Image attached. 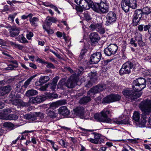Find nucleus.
<instances>
[{"mask_svg": "<svg viewBox=\"0 0 151 151\" xmlns=\"http://www.w3.org/2000/svg\"><path fill=\"white\" fill-rule=\"evenodd\" d=\"M146 81L143 78H139L134 80L132 83V87L135 92L131 90H126L123 92L124 96L127 98L133 100L140 97L142 93L141 91L146 87Z\"/></svg>", "mask_w": 151, "mask_h": 151, "instance_id": "nucleus-1", "label": "nucleus"}, {"mask_svg": "<svg viewBox=\"0 0 151 151\" xmlns=\"http://www.w3.org/2000/svg\"><path fill=\"white\" fill-rule=\"evenodd\" d=\"M139 108L144 115H148L151 113V100L146 99L142 101Z\"/></svg>", "mask_w": 151, "mask_h": 151, "instance_id": "nucleus-2", "label": "nucleus"}, {"mask_svg": "<svg viewBox=\"0 0 151 151\" xmlns=\"http://www.w3.org/2000/svg\"><path fill=\"white\" fill-rule=\"evenodd\" d=\"M109 113V111L104 109L101 112V114H95L94 115V117L98 121L109 122L111 119L107 116V114Z\"/></svg>", "mask_w": 151, "mask_h": 151, "instance_id": "nucleus-3", "label": "nucleus"}, {"mask_svg": "<svg viewBox=\"0 0 151 151\" xmlns=\"http://www.w3.org/2000/svg\"><path fill=\"white\" fill-rule=\"evenodd\" d=\"M118 50V46L115 44H111L104 49V52L106 55L110 56L115 54Z\"/></svg>", "mask_w": 151, "mask_h": 151, "instance_id": "nucleus-4", "label": "nucleus"}, {"mask_svg": "<svg viewBox=\"0 0 151 151\" xmlns=\"http://www.w3.org/2000/svg\"><path fill=\"white\" fill-rule=\"evenodd\" d=\"M116 16L115 13L113 12L110 11L106 16V21L105 25L109 26L112 25L116 22Z\"/></svg>", "mask_w": 151, "mask_h": 151, "instance_id": "nucleus-5", "label": "nucleus"}, {"mask_svg": "<svg viewBox=\"0 0 151 151\" xmlns=\"http://www.w3.org/2000/svg\"><path fill=\"white\" fill-rule=\"evenodd\" d=\"M133 64L131 62H127L122 65V68L119 70V73L121 75L129 74L131 72V70L132 69Z\"/></svg>", "mask_w": 151, "mask_h": 151, "instance_id": "nucleus-6", "label": "nucleus"}, {"mask_svg": "<svg viewBox=\"0 0 151 151\" xmlns=\"http://www.w3.org/2000/svg\"><path fill=\"white\" fill-rule=\"evenodd\" d=\"M105 84L99 85L91 88L87 93V95L92 96L93 95L102 91L106 89Z\"/></svg>", "mask_w": 151, "mask_h": 151, "instance_id": "nucleus-7", "label": "nucleus"}, {"mask_svg": "<svg viewBox=\"0 0 151 151\" xmlns=\"http://www.w3.org/2000/svg\"><path fill=\"white\" fill-rule=\"evenodd\" d=\"M142 16V10L138 9L136 10L133 16V24L134 26H136L138 24Z\"/></svg>", "mask_w": 151, "mask_h": 151, "instance_id": "nucleus-8", "label": "nucleus"}, {"mask_svg": "<svg viewBox=\"0 0 151 151\" xmlns=\"http://www.w3.org/2000/svg\"><path fill=\"white\" fill-rule=\"evenodd\" d=\"M75 1L77 4L85 9H89V6L92 3L91 0H75Z\"/></svg>", "mask_w": 151, "mask_h": 151, "instance_id": "nucleus-9", "label": "nucleus"}, {"mask_svg": "<svg viewBox=\"0 0 151 151\" xmlns=\"http://www.w3.org/2000/svg\"><path fill=\"white\" fill-rule=\"evenodd\" d=\"M101 54L100 52H96L92 54L90 57V61L91 64L98 63L100 60Z\"/></svg>", "mask_w": 151, "mask_h": 151, "instance_id": "nucleus-10", "label": "nucleus"}, {"mask_svg": "<svg viewBox=\"0 0 151 151\" xmlns=\"http://www.w3.org/2000/svg\"><path fill=\"white\" fill-rule=\"evenodd\" d=\"M94 139L90 138L87 139L88 140L92 143L95 144H100L104 142V140L101 138L99 134H96L94 135Z\"/></svg>", "mask_w": 151, "mask_h": 151, "instance_id": "nucleus-11", "label": "nucleus"}, {"mask_svg": "<svg viewBox=\"0 0 151 151\" xmlns=\"http://www.w3.org/2000/svg\"><path fill=\"white\" fill-rule=\"evenodd\" d=\"M90 80L89 81L85 86L87 87L91 86L96 81L97 76L96 73H91L89 74Z\"/></svg>", "mask_w": 151, "mask_h": 151, "instance_id": "nucleus-12", "label": "nucleus"}, {"mask_svg": "<svg viewBox=\"0 0 151 151\" xmlns=\"http://www.w3.org/2000/svg\"><path fill=\"white\" fill-rule=\"evenodd\" d=\"M45 100V98L41 96H37L32 99H30L28 103H29L30 105V104L40 103Z\"/></svg>", "mask_w": 151, "mask_h": 151, "instance_id": "nucleus-13", "label": "nucleus"}, {"mask_svg": "<svg viewBox=\"0 0 151 151\" xmlns=\"http://www.w3.org/2000/svg\"><path fill=\"white\" fill-rule=\"evenodd\" d=\"M66 83V86L68 88H73L76 84H77L75 78L72 76H71L68 79Z\"/></svg>", "mask_w": 151, "mask_h": 151, "instance_id": "nucleus-14", "label": "nucleus"}, {"mask_svg": "<svg viewBox=\"0 0 151 151\" xmlns=\"http://www.w3.org/2000/svg\"><path fill=\"white\" fill-rule=\"evenodd\" d=\"M109 11V6L106 3L101 2L99 3V12L104 14L107 13Z\"/></svg>", "mask_w": 151, "mask_h": 151, "instance_id": "nucleus-15", "label": "nucleus"}, {"mask_svg": "<svg viewBox=\"0 0 151 151\" xmlns=\"http://www.w3.org/2000/svg\"><path fill=\"white\" fill-rule=\"evenodd\" d=\"M121 3L130 5L133 9H135L137 7L136 0H122Z\"/></svg>", "mask_w": 151, "mask_h": 151, "instance_id": "nucleus-16", "label": "nucleus"}, {"mask_svg": "<svg viewBox=\"0 0 151 151\" xmlns=\"http://www.w3.org/2000/svg\"><path fill=\"white\" fill-rule=\"evenodd\" d=\"M13 104L18 106H30L29 103L23 102L20 99H16L14 100L12 102Z\"/></svg>", "mask_w": 151, "mask_h": 151, "instance_id": "nucleus-17", "label": "nucleus"}, {"mask_svg": "<svg viewBox=\"0 0 151 151\" xmlns=\"http://www.w3.org/2000/svg\"><path fill=\"white\" fill-rule=\"evenodd\" d=\"M20 32V29L16 27H13L9 29L10 36L14 37L18 35Z\"/></svg>", "mask_w": 151, "mask_h": 151, "instance_id": "nucleus-18", "label": "nucleus"}, {"mask_svg": "<svg viewBox=\"0 0 151 151\" xmlns=\"http://www.w3.org/2000/svg\"><path fill=\"white\" fill-rule=\"evenodd\" d=\"M89 37L91 41L93 43L97 42L100 39L98 34L95 32L91 33Z\"/></svg>", "mask_w": 151, "mask_h": 151, "instance_id": "nucleus-19", "label": "nucleus"}, {"mask_svg": "<svg viewBox=\"0 0 151 151\" xmlns=\"http://www.w3.org/2000/svg\"><path fill=\"white\" fill-rule=\"evenodd\" d=\"M139 30L140 31H143V30L145 31H148V33L151 30V24L144 25H139L138 28Z\"/></svg>", "mask_w": 151, "mask_h": 151, "instance_id": "nucleus-20", "label": "nucleus"}, {"mask_svg": "<svg viewBox=\"0 0 151 151\" xmlns=\"http://www.w3.org/2000/svg\"><path fill=\"white\" fill-rule=\"evenodd\" d=\"M113 122L116 124H126L129 123V120L128 118H126L123 120H120L119 118H116L114 119Z\"/></svg>", "mask_w": 151, "mask_h": 151, "instance_id": "nucleus-21", "label": "nucleus"}, {"mask_svg": "<svg viewBox=\"0 0 151 151\" xmlns=\"http://www.w3.org/2000/svg\"><path fill=\"white\" fill-rule=\"evenodd\" d=\"M58 112L60 114L65 116L68 115L70 113V111L65 106H62L58 109Z\"/></svg>", "mask_w": 151, "mask_h": 151, "instance_id": "nucleus-22", "label": "nucleus"}, {"mask_svg": "<svg viewBox=\"0 0 151 151\" xmlns=\"http://www.w3.org/2000/svg\"><path fill=\"white\" fill-rule=\"evenodd\" d=\"M84 109L82 107H78L73 110L76 115L83 116L84 114Z\"/></svg>", "mask_w": 151, "mask_h": 151, "instance_id": "nucleus-23", "label": "nucleus"}, {"mask_svg": "<svg viewBox=\"0 0 151 151\" xmlns=\"http://www.w3.org/2000/svg\"><path fill=\"white\" fill-rule=\"evenodd\" d=\"M12 90V87L9 85H7L2 87L1 88V95L3 96L8 93Z\"/></svg>", "mask_w": 151, "mask_h": 151, "instance_id": "nucleus-24", "label": "nucleus"}, {"mask_svg": "<svg viewBox=\"0 0 151 151\" xmlns=\"http://www.w3.org/2000/svg\"><path fill=\"white\" fill-rule=\"evenodd\" d=\"M91 96H88L87 95V96L83 97L80 99L79 101V103L81 104H84L88 103L91 100Z\"/></svg>", "mask_w": 151, "mask_h": 151, "instance_id": "nucleus-25", "label": "nucleus"}, {"mask_svg": "<svg viewBox=\"0 0 151 151\" xmlns=\"http://www.w3.org/2000/svg\"><path fill=\"white\" fill-rule=\"evenodd\" d=\"M38 93V92L36 90L33 89H31L27 91L25 95L27 96L30 97L36 95Z\"/></svg>", "mask_w": 151, "mask_h": 151, "instance_id": "nucleus-26", "label": "nucleus"}, {"mask_svg": "<svg viewBox=\"0 0 151 151\" xmlns=\"http://www.w3.org/2000/svg\"><path fill=\"white\" fill-rule=\"evenodd\" d=\"M147 119V117L146 116L143 115L140 121L138 122V125L139 127H145V124L146 122V119Z\"/></svg>", "mask_w": 151, "mask_h": 151, "instance_id": "nucleus-27", "label": "nucleus"}, {"mask_svg": "<svg viewBox=\"0 0 151 151\" xmlns=\"http://www.w3.org/2000/svg\"><path fill=\"white\" fill-rule=\"evenodd\" d=\"M135 40L137 42L139 45L140 47H143L145 45V43L143 42L142 35L139 34L135 38Z\"/></svg>", "mask_w": 151, "mask_h": 151, "instance_id": "nucleus-28", "label": "nucleus"}, {"mask_svg": "<svg viewBox=\"0 0 151 151\" xmlns=\"http://www.w3.org/2000/svg\"><path fill=\"white\" fill-rule=\"evenodd\" d=\"M66 86V83L64 79H62L60 80L58 83L57 86V88L61 89H63Z\"/></svg>", "mask_w": 151, "mask_h": 151, "instance_id": "nucleus-29", "label": "nucleus"}, {"mask_svg": "<svg viewBox=\"0 0 151 151\" xmlns=\"http://www.w3.org/2000/svg\"><path fill=\"white\" fill-rule=\"evenodd\" d=\"M31 25L34 27H36L37 25V23L39 21V19L37 17H33L30 18L29 19Z\"/></svg>", "mask_w": 151, "mask_h": 151, "instance_id": "nucleus-30", "label": "nucleus"}, {"mask_svg": "<svg viewBox=\"0 0 151 151\" xmlns=\"http://www.w3.org/2000/svg\"><path fill=\"white\" fill-rule=\"evenodd\" d=\"M18 118V116L15 114H11L4 116V119L7 120H15Z\"/></svg>", "mask_w": 151, "mask_h": 151, "instance_id": "nucleus-31", "label": "nucleus"}, {"mask_svg": "<svg viewBox=\"0 0 151 151\" xmlns=\"http://www.w3.org/2000/svg\"><path fill=\"white\" fill-rule=\"evenodd\" d=\"M89 9L90 8H92L93 10L95 12H99V4L96 3L95 4H94L93 2L89 6Z\"/></svg>", "mask_w": 151, "mask_h": 151, "instance_id": "nucleus-32", "label": "nucleus"}, {"mask_svg": "<svg viewBox=\"0 0 151 151\" xmlns=\"http://www.w3.org/2000/svg\"><path fill=\"white\" fill-rule=\"evenodd\" d=\"M38 75V74H35L32 76H31L24 83L23 85L24 87L25 88H27L33 79L37 76Z\"/></svg>", "mask_w": 151, "mask_h": 151, "instance_id": "nucleus-33", "label": "nucleus"}, {"mask_svg": "<svg viewBox=\"0 0 151 151\" xmlns=\"http://www.w3.org/2000/svg\"><path fill=\"white\" fill-rule=\"evenodd\" d=\"M24 119L30 120L34 121L36 119V117L35 114H27L24 116Z\"/></svg>", "mask_w": 151, "mask_h": 151, "instance_id": "nucleus-34", "label": "nucleus"}, {"mask_svg": "<svg viewBox=\"0 0 151 151\" xmlns=\"http://www.w3.org/2000/svg\"><path fill=\"white\" fill-rule=\"evenodd\" d=\"M96 30L101 34H104L105 32V29L101 23L97 24Z\"/></svg>", "mask_w": 151, "mask_h": 151, "instance_id": "nucleus-35", "label": "nucleus"}, {"mask_svg": "<svg viewBox=\"0 0 151 151\" xmlns=\"http://www.w3.org/2000/svg\"><path fill=\"white\" fill-rule=\"evenodd\" d=\"M46 114L47 116L50 118H54L56 116V114L55 112L53 110L51 111L50 109H48L47 110Z\"/></svg>", "mask_w": 151, "mask_h": 151, "instance_id": "nucleus-36", "label": "nucleus"}, {"mask_svg": "<svg viewBox=\"0 0 151 151\" xmlns=\"http://www.w3.org/2000/svg\"><path fill=\"white\" fill-rule=\"evenodd\" d=\"M50 79V78L48 76L41 77L39 79V82L42 84L47 82Z\"/></svg>", "mask_w": 151, "mask_h": 151, "instance_id": "nucleus-37", "label": "nucleus"}, {"mask_svg": "<svg viewBox=\"0 0 151 151\" xmlns=\"http://www.w3.org/2000/svg\"><path fill=\"white\" fill-rule=\"evenodd\" d=\"M3 126L5 127L9 128L11 130H12L13 129L14 125L11 122H8L4 123Z\"/></svg>", "mask_w": 151, "mask_h": 151, "instance_id": "nucleus-38", "label": "nucleus"}, {"mask_svg": "<svg viewBox=\"0 0 151 151\" xmlns=\"http://www.w3.org/2000/svg\"><path fill=\"white\" fill-rule=\"evenodd\" d=\"M18 40L21 42L22 43H28V41L27 40L23 34L20 35L18 37Z\"/></svg>", "mask_w": 151, "mask_h": 151, "instance_id": "nucleus-39", "label": "nucleus"}, {"mask_svg": "<svg viewBox=\"0 0 151 151\" xmlns=\"http://www.w3.org/2000/svg\"><path fill=\"white\" fill-rule=\"evenodd\" d=\"M142 10V14H148L151 13V8L150 7L146 6L144 7Z\"/></svg>", "mask_w": 151, "mask_h": 151, "instance_id": "nucleus-40", "label": "nucleus"}, {"mask_svg": "<svg viewBox=\"0 0 151 151\" xmlns=\"http://www.w3.org/2000/svg\"><path fill=\"white\" fill-rule=\"evenodd\" d=\"M111 102H112V101L111 98V95L104 98L102 101L103 103H110Z\"/></svg>", "mask_w": 151, "mask_h": 151, "instance_id": "nucleus-41", "label": "nucleus"}, {"mask_svg": "<svg viewBox=\"0 0 151 151\" xmlns=\"http://www.w3.org/2000/svg\"><path fill=\"white\" fill-rule=\"evenodd\" d=\"M111 96L112 102L118 101L121 99V96L117 94L111 95Z\"/></svg>", "mask_w": 151, "mask_h": 151, "instance_id": "nucleus-42", "label": "nucleus"}, {"mask_svg": "<svg viewBox=\"0 0 151 151\" xmlns=\"http://www.w3.org/2000/svg\"><path fill=\"white\" fill-rule=\"evenodd\" d=\"M133 119L137 122H138L140 119V114L138 112L135 111L133 115Z\"/></svg>", "mask_w": 151, "mask_h": 151, "instance_id": "nucleus-43", "label": "nucleus"}, {"mask_svg": "<svg viewBox=\"0 0 151 151\" xmlns=\"http://www.w3.org/2000/svg\"><path fill=\"white\" fill-rule=\"evenodd\" d=\"M35 115L36 117V119H39L40 120H42L44 117V114L41 112H36Z\"/></svg>", "mask_w": 151, "mask_h": 151, "instance_id": "nucleus-44", "label": "nucleus"}, {"mask_svg": "<svg viewBox=\"0 0 151 151\" xmlns=\"http://www.w3.org/2000/svg\"><path fill=\"white\" fill-rule=\"evenodd\" d=\"M121 6L122 9L125 12H127L129 10L130 7H131L130 5H128L124 4L121 3Z\"/></svg>", "mask_w": 151, "mask_h": 151, "instance_id": "nucleus-45", "label": "nucleus"}, {"mask_svg": "<svg viewBox=\"0 0 151 151\" xmlns=\"http://www.w3.org/2000/svg\"><path fill=\"white\" fill-rule=\"evenodd\" d=\"M15 109L14 108H6L3 110L4 113L6 114H9L12 112H14Z\"/></svg>", "mask_w": 151, "mask_h": 151, "instance_id": "nucleus-46", "label": "nucleus"}, {"mask_svg": "<svg viewBox=\"0 0 151 151\" xmlns=\"http://www.w3.org/2000/svg\"><path fill=\"white\" fill-rule=\"evenodd\" d=\"M83 68L82 66H80L79 67L78 69H77L75 72L76 74L78 75L83 73Z\"/></svg>", "mask_w": 151, "mask_h": 151, "instance_id": "nucleus-47", "label": "nucleus"}, {"mask_svg": "<svg viewBox=\"0 0 151 151\" xmlns=\"http://www.w3.org/2000/svg\"><path fill=\"white\" fill-rule=\"evenodd\" d=\"M56 35H57V36L58 37H61L63 36V38L65 40V41L66 40V36L65 35L64 33H63V35L62 33V32H59V31H58V32H57L56 33Z\"/></svg>", "mask_w": 151, "mask_h": 151, "instance_id": "nucleus-48", "label": "nucleus"}, {"mask_svg": "<svg viewBox=\"0 0 151 151\" xmlns=\"http://www.w3.org/2000/svg\"><path fill=\"white\" fill-rule=\"evenodd\" d=\"M47 88H49L52 91H54L56 87V86L52 83L47 84Z\"/></svg>", "mask_w": 151, "mask_h": 151, "instance_id": "nucleus-49", "label": "nucleus"}, {"mask_svg": "<svg viewBox=\"0 0 151 151\" xmlns=\"http://www.w3.org/2000/svg\"><path fill=\"white\" fill-rule=\"evenodd\" d=\"M87 51V50L86 49H84L82 50L79 56L80 59H82L83 58L84 55Z\"/></svg>", "mask_w": 151, "mask_h": 151, "instance_id": "nucleus-50", "label": "nucleus"}, {"mask_svg": "<svg viewBox=\"0 0 151 151\" xmlns=\"http://www.w3.org/2000/svg\"><path fill=\"white\" fill-rule=\"evenodd\" d=\"M130 44L134 47H136L137 46V44L136 42L137 41L135 40H134L133 38H131L130 40Z\"/></svg>", "mask_w": 151, "mask_h": 151, "instance_id": "nucleus-51", "label": "nucleus"}, {"mask_svg": "<svg viewBox=\"0 0 151 151\" xmlns=\"http://www.w3.org/2000/svg\"><path fill=\"white\" fill-rule=\"evenodd\" d=\"M59 144L64 147H67V145L66 144L64 141L62 139H60L58 141Z\"/></svg>", "mask_w": 151, "mask_h": 151, "instance_id": "nucleus-52", "label": "nucleus"}, {"mask_svg": "<svg viewBox=\"0 0 151 151\" xmlns=\"http://www.w3.org/2000/svg\"><path fill=\"white\" fill-rule=\"evenodd\" d=\"M48 96L50 99H55L58 97V95L57 94L52 93L49 94Z\"/></svg>", "mask_w": 151, "mask_h": 151, "instance_id": "nucleus-53", "label": "nucleus"}, {"mask_svg": "<svg viewBox=\"0 0 151 151\" xmlns=\"http://www.w3.org/2000/svg\"><path fill=\"white\" fill-rule=\"evenodd\" d=\"M45 64H47L46 67L48 68H55V67L53 65L50 63H49L48 62H45Z\"/></svg>", "mask_w": 151, "mask_h": 151, "instance_id": "nucleus-54", "label": "nucleus"}, {"mask_svg": "<svg viewBox=\"0 0 151 151\" xmlns=\"http://www.w3.org/2000/svg\"><path fill=\"white\" fill-rule=\"evenodd\" d=\"M84 16L85 18L87 20H89L91 19L90 16L87 12L84 13Z\"/></svg>", "mask_w": 151, "mask_h": 151, "instance_id": "nucleus-55", "label": "nucleus"}, {"mask_svg": "<svg viewBox=\"0 0 151 151\" xmlns=\"http://www.w3.org/2000/svg\"><path fill=\"white\" fill-rule=\"evenodd\" d=\"M57 102L58 104L60 105H65L66 104V101L65 100H60L58 101Z\"/></svg>", "mask_w": 151, "mask_h": 151, "instance_id": "nucleus-56", "label": "nucleus"}, {"mask_svg": "<svg viewBox=\"0 0 151 151\" xmlns=\"http://www.w3.org/2000/svg\"><path fill=\"white\" fill-rule=\"evenodd\" d=\"M33 33L31 32H29L27 34L26 37L27 39L28 40L31 39L32 37L33 36Z\"/></svg>", "mask_w": 151, "mask_h": 151, "instance_id": "nucleus-57", "label": "nucleus"}, {"mask_svg": "<svg viewBox=\"0 0 151 151\" xmlns=\"http://www.w3.org/2000/svg\"><path fill=\"white\" fill-rule=\"evenodd\" d=\"M97 25V24H92L90 26V27L91 28V30L93 31L95 29L96 30Z\"/></svg>", "mask_w": 151, "mask_h": 151, "instance_id": "nucleus-58", "label": "nucleus"}, {"mask_svg": "<svg viewBox=\"0 0 151 151\" xmlns=\"http://www.w3.org/2000/svg\"><path fill=\"white\" fill-rule=\"evenodd\" d=\"M16 14L10 15L8 17V19L9 20H10L12 22L14 21V18L15 17Z\"/></svg>", "mask_w": 151, "mask_h": 151, "instance_id": "nucleus-59", "label": "nucleus"}, {"mask_svg": "<svg viewBox=\"0 0 151 151\" xmlns=\"http://www.w3.org/2000/svg\"><path fill=\"white\" fill-rule=\"evenodd\" d=\"M14 68V66L12 65H10L5 68L6 70H12Z\"/></svg>", "mask_w": 151, "mask_h": 151, "instance_id": "nucleus-60", "label": "nucleus"}, {"mask_svg": "<svg viewBox=\"0 0 151 151\" xmlns=\"http://www.w3.org/2000/svg\"><path fill=\"white\" fill-rule=\"evenodd\" d=\"M50 7L54 9L55 11L57 12L59 14H60V12L58 10V8L56 6H54L52 4V5H51Z\"/></svg>", "mask_w": 151, "mask_h": 151, "instance_id": "nucleus-61", "label": "nucleus"}, {"mask_svg": "<svg viewBox=\"0 0 151 151\" xmlns=\"http://www.w3.org/2000/svg\"><path fill=\"white\" fill-rule=\"evenodd\" d=\"M47 88V84H46L45 86H41L40 88L39 89L41 91H46Z\"/></svg>", "mask_w": 151, "mask_h": 151, "instance_id": "nucleus-62", "label": "nucleus"}, {"mask_svg": "<svg viewBox=\"0 0 151 151\" xmlns=\"http://www.w3.org/2000/svg\"><path fill=\"white\" fill-rule=\"evenodd\" d=\"M59 78L58 77H56L54 78L52 82V83L54 84V85L56 86V83L58 82V80Z\"/></svg>", "mask_w": 151, "mask_h": 151, "instance_id": "nucleus-63", "label": "nucleus"}, {"mask_svg": "<svg viewBox=\"0 0 151 151\" xmlns=\"http://www.w3.org/2000/svg\"><path fill=\"white\" fill-rule=\"evenodd\" d=\"M46 22L47 24L48 25H50L51 24L52 21L50 17L48 19H47L46 20Z\"/></svg>", "mask_w": 151, "mask_h": 151, "instance_id": "nucleus-64", "label": "nucleus"}]
</instances>
